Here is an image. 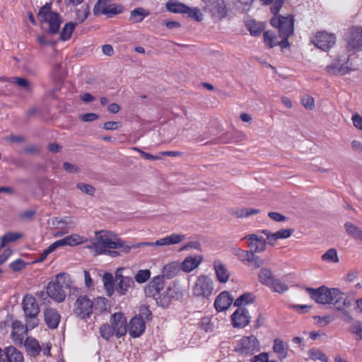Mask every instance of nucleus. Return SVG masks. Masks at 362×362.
<instances>
[{"mask_svg":"<svg viewBox=\"0 0 362 362\" xmlns=\"http://www.w3.org/2000/svg\"><path fill=\"white\" fill-rule=\"evenodd\" d=\"M259 212L258 209L242 208L236 209L233 212L238 218H247L254 214H257Z\"/></svg>","mask_w":362,"mask_h":362,"instance_id":"44","label":"nucleus"},{"mask_svg":"<svg viewBox=\"0 0 362 362\" xmlns=\"http://www.w3.org/2000/svg\"><path fill=\"white\" fill-rule=\"evenodd\" d=\"M22 307L27 329H34L39 324L37 317L40 313V307L35 298L32 295H25L22 300Z\"/></svg>","mask_w":362,"mask_h":362,"instance_id":"5","label":"nucleus"},{"mask_svg":"<svg viewBox=\"0 0 362 362\" xmlns=\"http://www.w3.org/2000/svg\"><path fill=\"white\" fill-rule=\"evenodd\" d=\"M12 82L28 93L32 91L31 83L28 79L25 78L14 77L12 78Z\"/></svg>","mask_w":362,"mask_h":362,"instance_id":"45","label":"nucleus"},{"mask_svg":"<svg viewBox=\"0 0 362 362\" xmlns=\"http://www.w3.org/2000/svg\"><path fill=\"white\" fill-rule=\"evenodd\" d=\"M267 242L265 239L258 243H250L249 247L251 248V252L253 253L262 252L266 250Z\"/></svg>","mask_w":362,"mask_h":362,"instance_id":"50","label":"nucleus"},{"mask_svg":"<svg viewBox=\"0 0 362 362\" xmlns=\"http://www.w3.org/2000/svg\"><path fill=\"white\" fill-rule=\"evenodd\" d=\"M346 233L354 238L362 240V230L352 223L347 222L344 224Z\"/></svg>","mask_w":362,"mask_h":362,"instance_id":"35","label":"nucleus"},{"mask_svg":"<svg viewBox=\"0 0 362 362\" xmlns=\"http://www.w3.org/2000/svg\"><path fill=\"white\" fill-rule=\"evenodd\" d=\"M91 305V300L87 296H80L75 303L74 312L81 318L89 317L92 313Z\"/></svg>","mask_w":362,"mask_h":362,"instance_id":"15","label":"nucleus"},{"mask_svg":"<svg viewBox=\"0 0 362 362\" xmlns=\"http://www.w3.org/2000/svg\"><path fill=\"white\" fill-rule=\"evenodd\" d=\"M233 300V297L228 292H221L216 298L214 307L218 312L224 311L229 308Z\"/></svg>","mask_w":362,"mask_h":362,"instance_id":"21","label":"nucleus"},{"mask_svg":"<svg viewBox=\"0 0 362 362\" xmlns=\"http://www.w3.org/2000/svg\"><path fill=\"white\" fill-rule=\"evenodd\" d=\"M254 296L250 293H245L235 299L234 305L241 307L243 305L252 303L254 301Z\"/></svg>","mask_w":362,"mask_h":362,"instance_id":"43","label":"nucleus"},{"mask_svg":"<svg viewBox=\"0 0 362 362\" xmlns=\"http://www.w3.org/2000/svg\"><path fill=\"white\" fill-rule=\"evenodd\" d=\"M247 262L252 263L255 268H259L264 264V259L255 255L252 252Z\"/></svg>","mask_w":362,"mask_h":362,"instance_id":"56","label":"nucleus"},{"mask_svg":"<svg viewBox=\"0 0 362 362\" xmlns=\"http://www.w3.org/2000/svg\"><path fill=\"white\" fill-rule=\"evenodd\" d=\"M185 238L186 236L184 234L171 233L166 237L157 240L154 244L158 247L177 245L185 240Z\"/></svg>","mask_w":362,"mask_h":362,"instance_id":"24","label":"nucleus"},{"mask_svg":"<svg viewBox=\"0 0 362 362\" xmlns=\"http://www.w3.org/2000/svg\"><path fill=\"white\" fill-rule=\"evenodd\" d=\"M123 270V268H118L115 272V291L122 296L126 295L129 289L134 285L132 278L122 275Z\"/></svg>","mask_w":362,"mask_h":362,"instance_id":"12","label":"nucleus"},{"mask_svg":"<svg viewBox=\"0 0 362 362\" xmlns=\"http://www.w3.org/2000/svg\"><path fill=\"white\" fill-rule=\"evenodd\" d=\"M188 250H196L197 251H202V246L198 241H190L186 245H183L180 251Z\"/></svg>","mask_w":362,"mask_h":362,"instance_id":"55","label":"nucleus"},{"mask_svg":"<svg viewBox=\"0 0 362 362\" xmlns=\"http://www.w3.org/2000/svg\"><path fill=\"white\" fill-rule=\"evenodd\" d=\"M322 259L325 262L337 263L339 262V258L337 250L334 248L329 249L322 256Z\"/></svg>","mask_w":362,"mask_h":362,"instance_id":"46","label":"nucleus"},{"mask_svg":"<svg viewBox=\"0 0 362 362\" xmlns=\"http://www.w3.org/2000/svg\"><path fill=\"white\" fill-rule=\"evenodd\" d=\"M270 23L272 26L279 29V37L284 38V42H288V38L293 33V16H275L271 18Z\"/></svg>","mask_w":362,"mask_h":362,"instance_id":"7","label":"nucleus"},{"mask_svg":"<svg viewBox=\"0 0 362 362\" xmlns=\"http://www.w3.org/2000/svg\"><path fill=\"white\" fill-rule=\"evenodd\" d=\"M4 354V359L0 362H24L22 352L13 346L5 348Z\"/></svg>","mask_w":362,"mask_h":362,"instance_id":"23","label":"nucleus"},{"mask_svg":"<svg viewBox=\"0 0 362 362\" xmlns=\"http://www.w3.org/2000/svg\"><path fill=\"white\" fill-rule=\"evenodd\" d=\"M263 5H272L271 12L276 15L280 11L284 0H260Z\"/></svg>","mask_w":362,"mask_h":362,"instance_id":"41","label":"nucleus"},{"mask_svg":"<svg viewBox=\"0 0 362 362\" xmlns=\"http://www.w3.org/2000/svg\"><path fill=\"white\" fill-rule=\"evenodd\" d=\"M312 42L316 47L326 52L334 45L336 37L334 34L320 31L313 36Z\"/></svg>","mask_w":362,"mask_h":362,"instance_id":"11","label":"nucleus"},{"mask_svg":"<svg viewBox=\"0 0 362 362\" xmlns=\"http://www.w3.org/2000/svg\"><path fill=\"white\" fill-rule=\"evenodd\" d=\"M327 71L329 74L346 75L351 71L356 70V68L349 62V59L344 64H340L339 62H335L327 66Z\"/></svg>","mask_w":362,"mask_h":362,"instance_id":"19","label":"nucleus"},{"mask_svg":"<svg viewBox=\"0 0 362 362\" xmlns=\"http://www.w3.org/2000/svg\"><path fill=\"white\" fill-rule=\"evenodd\" d=\"M146 330V322L140 315L134 317L129 325V333L131 337H140Z\"/></svg>","mask_w":362,"mask_h":362,"instance_id":"18","label":"nucleus"},{"mask_svg":"<svg viewBox=\"0 0 362 362\" xmlns=\"http://www.w3.org/2000/svg\"><path fill=\"white\" fill-rule=\"evenodd\" d=\"M9 267L13 272H18L25 267V263L22 259H18L10 263Z\"/></svg>","mask_w":362,"mask_h":362,"instance_id":"59","label":"nucleus"},{"mask_svg":"<svg viewBox=\"0 0 362 362\" xmlns=\"http://www.w3.org/2000/svg\"><path fill=\"white\" fill-rule=\"evenodd\" d=\"M258 277L259 281L267 286H269L274 279V276L272 271L267 268H262L259 271Z\"/></svg>","mask_w":362,"mask_h":362,"instance_id":"32","label":"nucleus"},{"mask_svg":"<svg viewBox=\"0 0 362 362\" xmlns=\"http://www.w3.org/2000/svg\"><path fill=\"white\" fill-rule=\"evenodd\" d=\"M302 103L305 108L311 110L314 107V99L309 96L304 97Z\"/></svg>","mask_w":362,"mask_h":362,"instance_id":"63","label":"nucleus"},{"mask_svg":"<svg viewBox=\"0 0 362 362\" xmlns=\"http://www.w3.org/2000/svg\"><path fill=\"white\" fill-rule=\"evenodd\" d=\"M29 330L30 329H27L26 327L25 329H22V331L17 329L12 330L11 337L13 341L18 346L22 345L24 341V337Z\"/></svg>","mask_w":362,"mask_h":362,"instance_id":"38","label":"nucleus"},{"mask_svg":"<svg viewBox=\"0 0 362 362\" xmlns=\"http://www.w3.org/2000/svg\"><path fill=\"white\" fill-rule=\"evenodd\" d=\"M150 276L151 272L148 269H141L138 271L134 279L137 283L143 284L150 278Z\"/></svg>","mask_w":362,"mask_h":362,"instance_id":"52","label":"nucleus"},{"mask_svg":"<svg viewBox=\"0 0 362 362\" xmlns=\"http://www.w3.org/2000/svg\"><path fill=\"white\" fill-rule=\"evenodd\" d=\"M269 288H271L274 291L277 293H284L288 290V286L283 282H281L279 279H275L272 281V283L269 285Z\"/></svg>","mask_w":362,"mask_h":362,"instance_id":"47","label":"nucleus"},{"mask_svg":"<svg viewBox=\"0 0 362 362\" xmlns=\"http://www.w3.org/2000/svg\"><path fill=\"white\" fill-rule=\"evenodd\" d=\"M309 356L311 359L320 360L321 361H326L327 356L318 349H311L309 350Z\"/></svg>","mask_w":362,"mask_h":362,"instance_id":"53","label":"nucleus"},{"mask_svg":"<svg viewBox=\"0 0 362 362\" xmlns=\"http://www.w3.org/2000/svg\"><path fill=\"white\" fill-rule=\"evenodd\" d=\"M90 13V8L87 4H83L80 8L76 11V24L83 22Z\"/></svg>","mask_w":362,"mask_h":362,"instance_id":"37","label":"nucleus"},{"mask_svg":"<svg viewBox=\"0 0 362 362\" xmlns=\"http://www.w3.org/2000/svg\"><path fill=\"white\" fill-rule=\"evenodd\" d=\"M88 241V239L85 237L81 236L78 234H72L70 235H67L64 237V238H62L60 240H58L53 243H52L51 245V250H55L57 248L64 246H76L81 245L82 243H86Z\"/></svg>","mask_w":362,"mask_h":362,"instance_id":"14","label":"nucleus"},{"mask_svg":"<svg viewBox=\"0 0 362 362\" xmlns=\"http://www.w3.org/2000/svg\"><path fill=\"white\" fill-rule=\"evenodd\" d=\"M76 25H77L76 23L69 22L64 25L60 33L62 40L66 41L71 38Z\"/></svg>","mask_w":362,"mask_h":362,"instance_id":"39","label":"nucleus"},{"mask_svg":"<svg viewBox=\"0 0 362 362\" xmlns=\"http://www.w3.org/2000/svg\"><path fill=\"white\" fill-rule=\"evenodd\" d=\"M71 280L69 275L64 273L58 274L47 286V294L57 303L64 300L66 293L65 289L69 288Z\"/></svg>","mask_w":362,"mask_h":362,"instance_id":"3","label":"nucleus"},{"mask_svg":"<svg viewBox=\"0 0 362 362\" xmlns=\"http://www.w3.org/2000/svg\"><path fill=\"white\" fill-rule=\"evenodd\" d=\"M132 149L134 151H136L139 152L141 154V156L144 159H146V160H160V159H161L160 156H153V155H151V154H150L148 153L144 152V151L141 150L138 147H133Z\"/></svg>","mask_w":362,"mask_h":362,"instance_id":"57","label":"nucleus"},{"mask_svg":"<svg viewBox=\"0 0 362 362\" xmlns=\"http://www.w3.org/2000/svg\"><path fill=\"white\" fill-rule=\"evenodd\" d=\"M23 344L27 354L30 357H37L42 351V346L38 341L33 337H27Z\"/></svg>","mask_w":362,"mask_h":362,"instance_id":"22","label":"nucleus"},{"mask_svg":"<svg viewBox=\"0 0 362 362\" xmlns=\"http://www.w3.org/2000/svg\"><path fill=\"white\" fill-rule=\"evenodd\" d=\"M45 321L50 329H56L60 322V315L54 308H47L44 311Z\"/></svg>","mask_w":362,"mask_h":362,"instance_id":"25","label":"nucleus"},{"mask_svg":"<svg viewBox=\"0 0 362 362\" xmlns=\"http://www.w3.org/2000/svg\"><path fill=\"white\" fill-rule=\"evenodd\" d=\"M293 233V230L291 228L281 229L273 234V241L279 239H285L289 238Z\"/></svg>","mask_w":362,"mask_h":362,"instance_id":"49","label":"nucleus"},{"mask_svg":"<svg viewBox=\"0 0 362 362\" xmlns=\"http://www.w3.org/2000/svg\"><path fill=\"white\" fill-rule=\"evenodd\" d=\"M351 119L354 127L360 130H362V117L359 114L355 113L352 116Z\"/></svg>","mask_w":362,"mask_h":362,"instance_id":"60","label":"nucleus"},{"mask_svg":"<svg viewBox=\"0 0 362 362\" xmlns=\"http://www.w3.org/2000/svg\"><path fill=\"white\" fill-rule=\"evenodd\" d=\"M264 40L266 45L269 47H273L276 45H279L282 47L288 46V42H284V38L279 40V37L271 31H267L264 33Z\"/></svg>","mask_w":362,"mask_h":362,"instance_id":"27","label":"nucleus"},{"mask_svg":"<svg viewBox=\"0 0 362 362\" xmlns=\"http://www.w3.org/2000/svg\"><path fill=\"white\" fill-rule=\"evenodd\" d=\"M121 126V124L118 122H106L103 124V128L106 130H115Z\"/></svg>","mask_w":362,"mask_h":362,"instance_id":"62","label":"nucleus"},{"mask_svg":"<svg viewBox=\"0 0 362 362\" xmlns=\"http://www.w3.org/2000/svg\"><path fill=\"white\" fill-rule=\"evenodd\" d=\"M181 270L180 263L178 262H172L163 267L162 273L163 278L171 279L174 277Z\"/></svg>","mask_w":362,"mask_h":362,"instance_id":"28","label":"nucleus"},{"mask_svg":"<svg viewBox=\"0 0 362 362\" xmlns=\"http://www.w3.org/2000/svg\"><path fill=\"white\" fill-rule=\"evenodd\" d=\"M124 247V242L112 233L106 230L96 231L95 237L90 240L86 248L93 251L95 255L107 252V249Z\"/></svg>","mask_w":362,"mask_h":362,"instance_id":"1","label":"nucleus"},{"mask_svg":"<svg viewBox=\"0 0 362 362\" xmlns=\"http://www.w3.org/2000/svg\"><path fill=\"white\" fill-rule=\"evenodd\" d=\"M235 351L243 356H251L260 350V344L254 335L243 337L236 343Z\"/></svg>","mask_w":362,"mask_h":362,"instance_id":"8","label":"nucleus"},{"mask_svg":"<svg viewBox=\"0 0 362 362\" xmlns=\"http://www.w3.org/2000/svg\"><path fill=\"white\" fill-rule=\"evenodd\" d=\"M110 323L116 332V337L124 336L127 332V319L122 313L118 312L110 317Z\"/></svg>","mask_w":362,"mask_h":362,"instance_id":"13","label":"nucleus"},{"mask_svg":"<svg viewBox=\"0 0 362 362\" xmlns=\"http://www.w3.org/2000/svg\"><path fill=\"white\" fill-rule=\"evenodd\" d=\"M77 188L81 190L83 192L89 195H93L95 192V188L93 186L88 184L78 183L77 185Z\"/></svg>","mask_w":362,"mask_h":362,"instance_id":"58","label":"nucleus"},{"mask_svg":"<svg viewBox=\"0 0 362 362\" xmlns=\"http://www.w3.org/2000/svg\"><path fill=\"white\" fill-rule=\"evenodd\" d=\"M214 291L213 280L206 275H200L192 288V294L197 297L208 298Z\"/></svg>","mask_w":362,"mask_h":362,"instance_id":"9","label":"nucleus"},{"mask_svg":"<svg viewBox=\"0 0 362 362\" xmlns=\"http://www.w3.org/2000/svg\"><path fill=\"white\" fill-rule=\"evenodd\" d=\"M166 8L169 11L175 13H185L187 9L186 5L175 1H168Z\"/></svg>","mask_w":362,"mask_h":362,"instance_id":"34","label":"nucleus"},{"mask_svg":"<svg viewBox=\"0 0 362 362\" xmlns=\"http://www.w3.org/2000/svg\"><path fill=\"white\" fill-rule=\"evenodd\" d=\"M307 291L311 298L319 304H334L338 310H341L345 304L344 295L339 288L320 286L317 288H308Z\"/></svg>","mask_w":362,"mask_h":362,"instance_id":"2","label":"nucleus"},{"mask_svg":"<svg viewBox=\"0 0 362 362\" xmlns=\"http://www.w3.org/2000/svg\"><path fill=\"white\" fill-rule=\"evenodd\" d=\"M165 281L163 276H157L153 278L148 286L145 288V293L148 297H153L157 301V304L162 307L167 306L170 303V297L164 296L160 297V292L164 288Z\"/></svg>","mask_w":362,"mask_h":362,"instance_id":"6","label":"nucleus"},{"mask_svg":"<svg viewBox=\"0 0 362 362\" xmlns=\"http://www.w3.org/2000/svg\"><path fill=\"white\" fill-rule=\"evenodd\" d=\"M22 237L23 235L19 233H6L1 238V247H4L8 243L14 242Z\"/></svg>","mask_w":362,"mask_h":362,"instance_id":"40","label":"nucleus"},{"mask_svg":"<svg viewBox=\"0 0 362 362\" xmlns=\"http://www.w3.org/2000/svg\"><path fill=\"white\" fill-rule=\"evenodd\" d=\"M274 351L278 354V357L280 360L286 358L288 355V344L279 339H276L274 341L273 345Z\"/></svg>","mask_w":362,"mask_h":362,"instance_id":"29","label":"nucleus"},{"mask_svg":"<svg viewBox=\"0 0 362 362\" xmlns=\"http://www.w3.org/2000/svg\"><path fill=\"white\" fill-rule=\"evenodd\" d=\"M349 331L357 335L359 339H362V322L358 320H354L349 327Z\"/></svg>","mask_w":362,"mask_h":362,"instance_id":"51","label":"nucleus"},{"mask_svg":"<svg viewBox=\"0 0 362 362\" xmlns=\"http://www.w3.org/2000/svg\"><path fill=\"white\" fill-rule=\"evenodd\" d=\"M100 334L101 337L106 341H108L113 336L116 337V332L114 328L108 323H105L100 326Z\"/></svg>","mask_w":362,"mask_h":362,"instance_id":"36","label":"nucleus"},{"mask_svg":"<svg viewBox=\"0 0 362 362\" xmlns=\"http://www.w3.org/2000/svg\"><path fill=\"white\" fill-rule=\"evenodd\" d=\"M214 18H221L226 16L227 8L223 0H209L206 6Z\"/></svg>","mask_w":362,"mask_h":362,"instance_id":"16","label":"nucleus"},{"mask_svg":"<svg viewBox=\"0 0 362 362\" xmlns=\"http://www.w3.org/2000/svg\"><path fill=\"white\" fill-rule=\"evenodd\" d=\"M231 320L233 327H245L250 323V316L247 309L238 307L232 315Z\"/></svg>","mask_w":362,"mask_h":362,"instance_id":"17","label":"nucleus"},{"mask_svg":"<svg viewBox=\"0 0 362 362\" xmlns=\"http://www.w3.org/2000/svg\"><path fill=\"white\" fill-rule=\"evenodd\" d=\"M268 216L276 222H283L286 220V217L278 212H269Z\"/></svg>","mask_w":362,"mask_h":362,"instance_id":"61","label":"nucleus"},{"mask_svg":"<svg viewBox=\"0 0 362 362\" xmlns=\"http://www.w3.org/2000/svg\"><path fill=\"white\" fill-rule=\"evenodd\" d=\"M252 252L247 250H243L240 248H234L233 250V254L237 257L241 262H247Z\"/></svg>","mask_w":362,"mask_h":362,"instance_id":"48","label":"nucleus"},{"mask_svg":"<svg viewBox=\"0 0 362 362\" xmlns=\"http://www.w3.org/2000/svg\"><path fill=\"white\" fill-rule=\"evenodd\" d=\"M185 13L197 21H201L203 19V14L198 8H190L187 6V9Z\"/></svg>","mask_w":362,"mask_h":362,"instance_id":"54","label":"nucleus"},{"mask_svg":"<svg viewBox=\"0 0 362 362\" xmlns=\"http://www.w3.org/2000/svg\"><path fill=\"white\" fill-rule=\"evenodd\" d=\"M346 46L349 51L359 52L362 50V27L350 28L344 37Z\"/></svg>","mask_w":362,"mask_h":362,"instance_id":"10","label":"nucleus"},{"mask_svg":"<svg viewBox=\"0 0 362 362\" xmlns=\"http://www.w3.org/2000/svg\"><path fill=\"white\" fill-rule=\"evenodd\" d=\"M92 312L94 310L95 313H100L107 309V300L103 297H98L93 300H91Z\"/></svg>","mask_w":362,"mask_h":362,"instance_id":"33","label":"nucleus"},{"mask_svg":"<svg viewBox=\"0 0 362 362\" xmlns=\"http://www.w3.org/2000/svg\"><path fill=\"white\" fill-rule=\"evenodd\" d=\"M37 18L42 28L47 33L50 34L58 33L62 23V18L59 13L52 11L50 4H46L40 9Z\"/></svg>","mask_w":362,"mask_h":362,"instance_id":"4","label":"nucleus"},{"mask_svg":"<svg viewBox=\"0 0 362 362\" xmlns=\"http://www.w3.org/2000/svg\"><path fill=\"white\" fill-rule=\"evenodd\" d=\"M104 288L108 296H112L114 293V278L112 274L106 272L103 276Z\"/></svg>","mask_w":362,"mask_h":362,"instance_id":"31","label":"nucleus"},{"mask_svg":"<svg viewBox=\"0 0 362 362\" xmlns=\"http://www.w3.org/2000/svg\"><path fill=\"white\" fill-rule=\"evenodd\" d=\"M148 15V11L142 7H139L131 11L129 20L132 23H140Z\"/></svg>","mask_w":362,"mask_h":362,"instance_id":"30","label":"nucleus"},{"mask_svg":"<svg viewBox=\"0 0 362 362\" xmlns=\"http://www.w3.org/2000/svg\"><path fill=\"white\" fill-rule=\"evenodd\" d=\"M269 356L267 353H261L253 357L252 362H268Z\"/></svg>","mask_w":362,"mask_h":362,"instance_id":"64","label":"nucleus"},{"mask_svg":"<svg viewBox=\"0 0 362 362\" xmlns=\"http://www.w3.org/2000/svg\"><path fill=\"white\" fill-rule=\"evenodd\" d=\"M246 25L250 34L254 36L259 35L263 30V25L255 21H247Z\"/></svg>","mask_w":362,"mask_h":362,"instance_id":"42","label":"nucleus"},{"mask_svg":"<svg viewBox=\"0 0 362 362\" xmlns=\"http://www.w3.org/2000/svg\"><path fill=\"white\" fill-rule=\"evenodd\" d=\"M203 259L202 255L188 256L180 263L181 270L185 273H189L197 268Z\"/></svg>","mask_w":362,"mask_h":362,"instance_id":"20","label":"nucleus"},{"mask_svg":"<svg viewBox=\"0 0 362 362\" xmlns=\"http://www.w3.org/2000/svg\"><path fill=\"white\" fill-rule=\"evenodd\" d=\"M214 268L216 272L217 279L221 283H226L228 281L230 273L227 267L221 260H215L214 262Z\"/></svg>","mask_w":362,"mask_h":362,"instance_id":"26","label":"nucleus"}]
</instances>
